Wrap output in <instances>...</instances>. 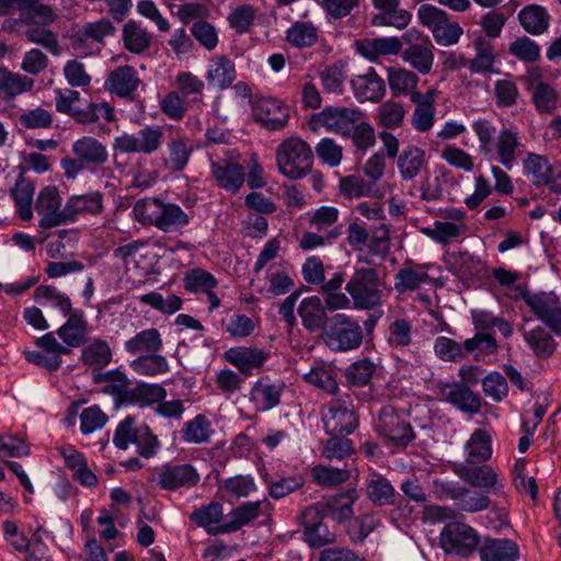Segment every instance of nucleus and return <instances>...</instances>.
I'll return each instance as SVG.
<instances>
[{
	"instance_id": "8fccbe9b",
	"label": "nucleus",
	"mask_w": 561,
	"mask_h": 561,
	"mask_svg": "<svg viewBox=\"0 0 561 561\" xmlns=\"http://www.w3.org/2000/svg\"><path fill=\"white\" fill-rule=\"evenodd\" d=\"M131 369L144 376H157L169 371V364L164 356L157 353L141 355L130 363Z\"/></svg>"
},
{
	"instance_id": "58836bf2",
	"label": "nucleus",
	"mask_w": 561,
	"mask_h": 561,
	"mask_svg": "<svg viewBox=\"0 0 561 561\" xmlns=\"http://www.w3.org/2000/svg\"><path fill=\"white\" fill-rule=\"evenodd\" d=\"M419 77L415 72L400 68L391 67L388 69V84L393 96L412 95L416 91Z\"/></svg>"
},
{
	"instance_id": "774afa93",
	"label": "nucleus",
	"mask_w": 561,
	"mask_h": 561,
	"mask_svg": "<svg viewBox=\"0 0 561 561\" xmlns=\"http://www.w3.org/2000/svg\"><path fill=\"white\" fill-rule=\"evenodd\" d=\"M508 51L525 62H534L540 56V47L527 36L516 38L510 45Z\"/></svg>"
},
{
	"instance_id": "680f3d73",
	"label": "nucleus",
	"mask_w": 561,
	"mask_h": 561,
	"mask_svg": "<svg viewBox=\"0 0 561 561\" xmlns=\"http://www.w3.org/2000/svg\"><path fill=\"white\" fill-rule=\"evenodd\" d=\"M524 167L526 172L534 176V183L536 185L549 183L552 170L548 160L543 156L528 153L527 159L524 162Z\"/></svg>"
},
{
	"instance_id": "6e6d98bb",
	"label": "nucleus",
	"mask_w": 561,
	"mask_h": 561,
	"mask_svg": "<svg viewBox=\"0 0 561 561\" xmlns=\"http://www.w3.org/2000/svg\"><path fill=\"white\" fill-rule=\"evenodd\" d=\"M463 222L435 221L433 228H425L423 232L434 241L448 244L453 239L458 238L466 231Z\"/></svg>"
},
{
	"instance_id": "412c9836",
	"label": "nucleus",
	"mask_w": 561,
	"mask_h": 561,
	"mask_svg": "<svg viewBox=\"0 0 561 561\" xmlns=\"http://www.w3.org/2000/svg\"><path fill=\"white\" fill-rule=\"evenodd\" d=\"M297 311L301 319V323L307 331H323L327 327V310L320 297L310 296L302 299Z\"/></svg>"
},
{
	"instance_id": "39448f33",
	"label": "nucleus",
	"mask_w": 561,
	"mask_h": 561,
	"mask_svg": "<svg viewBox=\"0 0 561 561\" xmlns=\"http://www.w3.org/2000/svg\"><path fill=\"white\" fill-rule=\"evenodd\" d=\"M322 339L335 352H346L359 347L363 341L360 325L344 313H336L324 328Z\"/></svg>"
},
{
	"instance_id": "4d7b16f0",
	"label": "nucleus",
	"mask_w": 561,
	"mask_h": 561,
	"mask_svg": "<svg viewBox=\"0 0 561 561\" xmlns=\"http://www.w3.org/2000/svg\"><path fill=\"white\" fill-rule=\"evenodd\" d=\"M323 89L329 93L341 94L346 79L345 65L341 60L325 67L319 73Z\"/></svg>"
},
{
	"instance_id": "a211bd4d",
	"label": "nucleus",
	"mask_w": 561,
	"mask_h": 561,
	"mask_svg": "<svg viewBox=\"0 0 561 561\" xmlns=\"http://www.w3.org/2000/svg\"><path fill=\"white\" fill-rule=\"evenodd\" d=\"M523 147L518 134L510 128L500 130L493 146L496 160L506 169L512 170L517 159V151Z\"/></svg>"
},
{
	"instance_id": "bb28decb",
	"label": "nucleus",
	"mask_w": 561,
	"mask_h": 561,
	"mask_svg": "<svg viewBox=\"0 0 561 561\" xmlns=\"http://www.w3.org/2000/svg\"><path fill=\"white\" fill-rule=\"evenodd\" d=\"M466 459L463 463L481 465L492 456L491 436L481 428L476 430L465 445Z\"/></svg>"
},
{
	"instance_id": "79ce46f5",
	"label": "nucleus",
	"mask_w": 561,
	"mask_h": 561,
	"mask_svg": "<svg viewBox=\"0 0 561 561\" xmlns=\"http://www.w3.org/2000/svg\"><path fill=\"white\" fill-rule=\"evenodd\" d=\"M35 187L33 183L20 175L11 188V196L18 207L19 216L22 220L27 221L32 218V203Z\"/></svg>"
},
{
	"instance_id": "2f4dec72",
	"label": "nucleus",
	"mask_w": 561,
	"mask_h": 561,
	"mask_svg": "<svg viewBox=\"0 0 561 561\" xmlns=\"http://www.w3.org/2000/svg\"><path fill=\"white\" fill-rule=\"evenodd\" d=\"M33 85V79L0 66V96L2 99H13L16 95L31 91Z\"/></svg>"
},
{
	"instance_id": "f03ea898",
	"label": "nucleus",
	"mask_w": 561,
	"mask_h": 561,
	"mask_svg": "<svg viewBox=\"0 0 561 561\" xmlns=\"http://www.w3.org/2000/svg\"><path fill=\"white\" fill-rule=\"evenodd\" d=\"M140 222L154 225L164 232L176 231L188 224V216L175 204H163L159 199H148L135 207Z\"/></svg>"
},
{
	"instance_id": "aec40b11",
	"label": "nucleus",
	"mask_w": 561,
	"mask_h": 561,
	"mask_svg": "<svg viewBox=\"0 0 561 561\" xmlns=\"http://www.w3.org/2000/svg\"><path fill=\"white\" fill-rule=\"evenodd\" d=\"M211 174L221 188L231 193H237L245 179L244 168L228 160L213 162Z\"/></svg>"
},
{
	"instance_id": "49530a36",
	"label": "nucleus",
	"mask_w": 561,
	"mask_h": 561,
	"mask_svg": "<svg viewBox=\"0 0 561 561\" xmlns=\"http://www.w3.org/2000/svg\"><path fill=\"white\" fill-rule=\"evenodd\" d=\"M518 19L525 31L530 34H541L549 25V15L547 11L539 5H528L524 8Z\"/></svg>"
},
{
	"instance_id": "ea45409f",
	"label": "nucleus",
	"mask_w": 561,
	"mask_h": 561,
	"mask_svg": "<svg viewBox=\"0 0 561 561\" xmlns=\"http://www.w3.org/2000/svg\"><path fill=\"white\" fill-rule=\"evenodd\" d=\"M161 347V335L154 328L144 330L125 342V350L130 354L157 353Z\"/></svg>"
},
{
	"instance_id": "a18cd8bd",
	"label": "nucleus",
	"mask_w": 561,
	"mask_h": 561,
	"mask_svg": "<svg viewBox=\"0 0 561 561\" xmlns=\"http://www.w3.org/2000/svg\"><path fill=\"white\" fill-rule=\"evenodd\" d=\"M95 380L108 382L105 392L115 397L116 404H128L130 389L125 374L118 370L107 371L99 375Z\"/></svg>"
},
{
	"instance_id": "09e8293b",
	"label": "nucleus",
	"mask_w": 561,
	"mask_h": 561,
	"mask_svg": "<svg viewBox=\"0 0 561 561\" xmlns=\"http://www.w3.org/2000/svg\"><path fill=\"white\" fill-rule=\"evenodd\" d=\"M318 27L309 21H297L287 30V41L296 47H310L318 41Z\"/></svg>"
},
{
	"instance_id": "a19ab883",
	"label": "nucleus",
	"mask_w": 561,
	"mask_h": 561,
	"mask_svg": "<svg viewBox=\"0 0 561 561\" xmlns=\"http://www.w3.org/2000/svg\"><path fill=\"white\" fill-rule=\"evenodd\" d=\"M234 64L226 56H219L213 59L206 75L209 84L226 89L236 79Z\"/></svg>"
},
{
	"instance_id": "b1692460",
	"label": "nucleus",
	"mask_w": 561,
	"mask_h": 561,
	"mask_svg": "<svg viewBox=\"0 0 561 561\" xmlns=\"http://www.w3.org/2000/svg\"><path fill=\"white\" fill-rule=\"evenodd\" d=\"M267 357V352L251 347H234L226 353L227 360L244 375H251L253 369L261 368Z\"/></svg>"
},
{
	"instance_id": "f257e3e1",
	"label": "nucleus",
	"mask_w": 561,
	"mask_h": 561,
	"mask_svg": "<svg viewBox=\"0 0 561 561\" xmlns=\"http://www.w3.org/2000/svg\"><path fill=\"white\" fill-rule=\"evenodd\" d=\"M313 152L309 144L299 137L283 140L276 149L278 171L290 180H299L311 172Z\"/></svg>"
},
{
	"instance_id": "473e14b6",
	"label": "nucleus",
	"mask_w": 561,
	"mask_h": 561,
	"mask_svg": "<svg viewBox=\"0 0 561 561\" xmlns=\"http://www.w3.org/2000/svg\"><path fill=\"white\" fill-rule=\"evenodd\" d=\"M139 84V79L129 66H122L112 71L106 80V88L119 96H128L134 93Z\"/></svg>"
},
{
	"instance_id": "e2e57ef3",
	"label": "nucleus",
	"mask_w": 561,
	"mask_h": 561,
	"mask_svg": "<svg viewBox=\"0 0 561 561\" xmlns=\"http://www.w3.org/2000/svg\"><path fill=\"white\" fill-rule=\"evenodd\" d=\"M280 388L275 385H267L261 380L256 381L251 390V400L261 403V409L266 411L279 403Z\"/></svg>"
},
{
	"instance_id": "603ef678",
	"label": "nucleus",
	"mask_w": 561,
	"mask_h": 561,
	"mask_svg": "<svg viewBox=\"0 0 561 561\" xmlns=\"http://www.w3.org/2000/svg\"><path fill=\"white\" fill-rule=\"evenodd\" d=\"M531 99L539 113L552 114L557 110L559 94L549 83L538 82L533 87Z\"/></svg>"
},
{
	"instance_id": "c03bdc74",
	"label": "nucleus",
	"mask_w": 561,
	"mask_h": 561,
	"mask_svg": "<svg viewBox=\"0 0 561 561\" xmlns=\"http://www.w3.org/2000/svg\"><path fill=\"white\" fill-rule=\"evenodd\" d=\"M192 149L185 138L175 135L168 142V157L164 164L172 171H182L188 162Z\"/></svg>"
},
{
	"instance_id": "e433bc0d",
	"label": "nucleus",
	"mask_w": 561,
	"mask_h": 561,
	"mask_svg": "<svg viewBox=\"0 0 561 561\" xmlns=\"http://www.w3.org/2000/svg\"><path fill=\"white\" fill-rule=\"evenodd\" d=\"M402 59L421 75L431 72L434 64V53L432 43L424 45H413L401 50Z\"/></svg>"
},
{
	"instance_id": "ddd939ff",
	"label": "nucleus",
	"mask_w": 561,
	"mask_h": 561,
	"mask_svg": "<svg viewBox=\"0 0 561 561\" xmlns=\"http://www.w3.org/2000/svg\"><path fill=\"white\" fill-rule=\"evenodd\" d=\"M438 394L465 413L473 415L481 410V398L463 382L439 383Z\"/></svg>"
},
{
	"instance_id": "9d476101",
	"label": "nucleus",
	"mask_w": 561,
	"mask_h": 561,
	"mask_svg": "<svg viewBox=\"0 0 561 561\" xmlns=\"http://www.w3.org/2000/svg\"><path fill=\"white\" fill-rule=\"evenodd\" d=\"M377 431L390 444L396 446L407 447L415 438L410 422L391 408H383L380 411Z\"/></svg>"
},
{
	"instance_id": "a878e982",
	"label": "nucleus",
	"mask_w": 561,
	"mask_h": 561,
	"mask_svg": "<svg viewBox=\"0 0 561 561\" xmlns=\"http://www.w3.org/2000/svg\"><path fill=\"white\" fill-rule=\"evenodd\" d=\"M398 170L403 181H412L426 169L425 151L416 146H408L398 157Z\"/></svg>"
},
{
	"instance_id": "338daca9",
	"label": "nucleus",
	"mask_w": 561,
	"mask_h": 561,
	"mask_svg": "<svg viewBox=\"0 0 561 561\" xmlns=\"http://www.w3.org/2000/svg\"><path fill=\"white\" fill-rule=\"evenodd\" d=\"M482 389L484 394L495 402H501L508 393L507 381L497 371L490 373L483 378Z\"/></svg>"
},
{
	"instance_id": "cd10ccee",
	"label": "nucleus",
	"mask_w": 561,
	"mask_h": 561,
	"mask_svg": "<svg viewBox=\"0 0 561 561\" xmlns=\"http://www.w3.org/2000/svg\"><path fill=\"white\" fill-rule=\"evenodd\" d=\"M122 39L125 49L140 55L148 50L152 43V35L135 20H128L122 28Z\"/></svg>"
},
{
	"instance_id": "de8ad7c7",
	"label": "nucleus",
	"mask_w": 561,
	"mask_h": 561,
	"mask_svg": "<svg viewBox=\"0 0 561 561\" xmlns=\"http://www.w3.org/2000/svg\"><path fill=\"white\" fill-rule=\"evenodd\" d=\"M167 390L156 383H139L129 392L128 404H139L140 407L151 405L164 400Z\"/></svg>"
},
{
	"instance_id": "052dcab7",
	"label": "nucleus",
	"mask_w": 561,
	"mask_h": 561,
	"mask_svg": "<svg viewBox=\"0 0 561 561\" xmlns=\"http://www.w3.org/2000/svg\"><path fill=\"white\" fill-rule=\"evenodd\" d=\"M83 363L94 369L106 366L112 359V352L107 343L95 341L82 350Z\"/></svg>"
},
{
	"instance_id": "4468645a",
	"label": "nucleus",
	"mask_w": 561,
	"mask_h": 561,
	"mask_svg": "<svg viewBox=\"0 0 561 561\" xmlns=\"http://www.w3.org/2000/svg\"><path fill=\"white\" fill-rule=\"evenodd\" d=\"M253 118L268 130H279L287 125L289 112L279 100L266 98L254 105Z\"/></svg>"
},
{
	"instance_id": "4c0bfd02",
	"label": "nucleus",
	"mask_w": 561,
	"mask_h": 561,
	"mask_svg": "<svg viewBox=\"0 0 561 561\" xmlns=\"http://www.w3.org/2000/svg\"><path fill=\"white\" fill-rule=\"evenodd\" d=\"M357 499L358 494L355 489L330 497L325 503L328 515L337 523L350 519L354 514L353 504Z\"/></svg>"
},
{
	"instance_id": "5fc2aeb1",
	"label": "nucleus",
	"mask_w": 561,
	"mask_h": 561,
	"mask_svg": "<svg viewBox=\"0 0 561 561\" xmlns=\"http://www.w3.org/2000/svg\"><path fill=\"white\" fill-rule=\"evenodd\" d=\"M25 37L28 42L42 46L54 56L61 54L58 36L46 26L35 25L25 31Z\"/></svg>"
},
{
	"instance_id": "864d4df0",
	"label": "nucleus",
	"mask_w": 561,
	"mask_h": 561,
	"mask_svg": "<svg viewBox=\"0 0 561 561\" xmlns=\"http://www.w3.org/2000/svg\"><path fill=\"white\" fill-rule=\"evenodd\" d=\"M211 433L210 422L199 414L184 424L182 438L188 444H203L209 440Z\"/></svg>"
},
{
	"instance_id": "c9c22d12",
	"label": "nucleus",
	"mask_w": 561,
	"mask_h": 561,
	"mask_svg": "<svg viewBox=\"0 0 561 561\" xmlns=\"http://www.w3.org/2000/svg\"><path fill=\"white\" fill-rule=\"evenodd\" d=\"M480 556L482 561H515L519 556V549L510 539H493L486 541Z\"/></svg>"
},
{
	"instance_id": "393cba45",
	"label": "nucleus",
	"mask_w": 561,
	"mask_h": 561,
	"mask_svg": "<svg viewBox=\"0 0 561 561\" xmlns=\"http://www.w3.org/2000/svg\"><path fill=\"white\" fill-rule=\"evenodd\" d=\"M358 53L365 58L375 61L380 56L397 55L402 50L399 37L367 38L357 43Z\"/></svg>"
},
{
	"instance_id": "423d86ee",
	"label": "nucleus",
	"mask_w": 561,
	"mask_h": 561,
	"mask_svg": "<svg viewBox=\"0 0 561 561\" xmlns=\"http://www.w3.org/2000/svg\"><path fill=\"white\" fill-rule=\"evenodd\" d=\"M363 115V112L354 106H327L311 116L310 126L312 130L323 127L343 137H350Z\"/></svg>"
},
{
	"instance_id": "69168bd1",
	"label": "nucleus",
	"mask_w": 561,
	"mask_h": 561,
	"mask_svg": "<svg viewBox=\"0 0 561 561\" xmlns=\"http://www.w3.org/2000/svg\"><path fill=\"white\" fill-rule=\"evenodd\" d=\"M305 380L323 391L333 394L337 391V382L334 374L324 367H313L304 375Z\"/></svg>"
},
{
	"instance_id": "9b49d317",
	"label": "nucleus",
	"mask_w": 561,
	"mask_h": 561,
	"mask_svg": "<svg viewBox=\"0 0 561 561\" xmlns=\"http://www.w3.org/2000/svg\"><path fill=\"white\" fill-rule=\"evenodd\" d=\"M454 472L466 483L484 492H502L503 485L495 470L488 465L455 463Z\"/></svg>"
},
{
	"instance_id": "0eeeda50",
	"label": "nucleus",
	"mask_w": 561,
	"mask_h": 561,
	"mask_svg": "<svg viewBox=\"0 0 561 561\" xmlns=\"http://www.w3.org/2000/svg\"><path fill=\"white\" fill-rule=\"evenodd\" d=\"M520 297L534 316L561 335V301L553 291H520Z\"/></svg>"
},
{
	"instance_id": "7c9ffc66",
	"label": "nucleus",
	"mask_w": 561,
	"mask_h": 561,
	"mask_svg": "<svg viewBox=\"0 0 561 561\" xmlns=\"http://www.w3.org/2000/svg\"><path fill=\"white\" fill-rule=\"evenodd\" d=\"M529 320L525 319L524 324L520 325L519 331L523 332L524 339L534 353L540 357H549L556 348L554 341L551 334L540 325L533 329H527Z\"/></svg>"
},
{
	"instance_id": "6ab92c4d",
	"label": "nucleus",
	"mask_w": 561,
	"mask_h": 561,
	"mask_svg": "<svg viewBox=\"0 0 561 561\" xmlns=\"http://www.w3.org/2000/svg\"><path fill=\"white\" fill-rule=\"evenodd\" d=\"M427 265L415 264L407 261L404 266L394 276V289L399 294H407L419 289L431 280Z\"/></svg>"
},
{
	"instance_id": "72a5a7b5",
	"label": "nucleus",
	"mask_w": 561,
	"mask_h": 561,
	"mask_svg": "<svg viewBox=\"0 0 561 561\" xmlns=\"http://www.w3.org/2000/svg\"><path fill=\"white\" fill-rule=\"evenodd\" d=\"M88 324L81 311L69 314L67 322L57 333L68 347H78L85 342Z\"/></svg>"
},
{
	"instance_id": "dca6fc26",
	"label": "nucleus",
	"mask_w": 561,
	"mask_h": 561,
	"mask_svg": "<svg viewBox=\"0 0 561 561\" xmlns=\"http://www.w3.org/2000/svg\"><path fill=\"white\" fill-rule=\"evenodd\" d=\"M351 87L355 98L360 102H379L385 93V81L377 75L374 68L366 73L356 75L351 79Z\"/></svg>"
},
{
	"instance_id": "7ed1b4c3",
	"label": "nucleus",
	"mask_w": 561,
	"mask_h": 561,
	"mask_svg": "<svg viewBox=\"0 0 561 561\" xmlns=\"http://www.w3.org/2000/svg\"><path fill=\"white\" fill-rule=\"evenodd\" d=\"M381 279L375 268H356L345 289L356 309L371 310L381 305Z\"/></svg>"
},
{
	"instance_id": "20e7f679",
	"label": "nucleus",
	"mask_w": 561,
	"mask_h": 561,
	"mask_svg": "<svg viewBox=\"0 0 561 561\" xmlns=\"http://www.w3.org/2000/svg\"><path fill=\"white\" fill-rule=\"evenodd\" d=\"M114 445L119 449H127L130 444L137 448V453L144 458L153 457L159 447L158 437L146 424L135 427V417L127 416L116 427Z\"/></svg>"
},
{
	"instance_id": "f704fd0d",
	"label": "nucleus",
	"mask_w": 561,
	"mask_h": 561,
	"mask_svg": "<svg viewBox=\"0 0 561 561\" xmlns=\"http://www.w3.org/2000/svg\"><path fill=\"white\" fill-rule=\"evenodd\" d=\"M366 494L374 505L383 506L393 503L396 490L388 479L373 473L366 480Z\"/></svg>"
},
{
	"instance_id": "5701e85b",
	"label": "nucleus",
	"mask_w": 561,
	"mask_h": 561,
	"mask_svg": "<svg viewBox=\"0 0 561 561\" xmlns=\"http://www.w3.org/2000/svg\"><path fill=\"white\" fill-rule=\"evenodd\" d=\"M72 154L87 167H99L108 159L106 147L96 138L84 136L72 144Z\"/></svg>"
},
{
	"instance_id": "2eb2a0df",
	"label": "nucleus",
	"mask_w": 561,
	"mask_h": 561,
	"mask_svg": "<svg viewBox=\"0 0 561 561\" xmlns=\"http://www.w3.org/2000/svg\"><path fill=\"white\" fill-rule=\"evenodd\" d=\"M442 493L453 500L461 512L476 513L489 508L491 500L488 495L469 490L459 484L446 483L442 485Z\"/></svg>"
},
{
	"instance_id": "0e129e2a",
	"label": "nucleus",
	"mask_w": 561,
	"mask_h": 561,
	"mask_svg": "<svg viewBox=\"0 0 561 561\" xmlns=\"http://www.w3.org/2000/svg\"><path fill=\"white\" fill-rule=\"evenodd\" d=\"M313 479L323 486H336L346 482L351 474L347 469L330 468L318 465L312 468Z\"/></svg>"
},
{
	"instance_id": "f8f14e48",
	"label": "nucleus",
	"mask_w": 561,
	"mask_h": 561,
	"mask_svg": "<svg viewBox=\"0 0 561 561\" xmlns=\"http://www.w3.org/2000/svg\"><path fill=\"white\" fill-rule=\"evenodd\" d=\"M61 199L55 186L43 188L35 202V210L42 216L39 227L54 228L66 222L65 207L60 209Z\"/></svg>"
},
{
	"instance_id": "c756f323",
	"label": "nucleus",
	"mask_w": 561,
	"mask_h": 561,
	"mask_svg": "<svg viewBox=\"0 0 561 561\" xmlns=\"http://www.w3.org/2000/svg\"><path fill=\"white\" fill-rule=\"evenodd\" d=\"M224 517V507L219 502H210L207 505H203L199 508L192 512L190 518L198 527H203L209 535L225 534L226 531H219L222 525H219Z\"/></svg>"
},
{
	"instance_id": "1a4fd4ad",
	"label": "nucleus",
	"mask_w": 561,
	"mask_h": 561,
	"mask_svg": "<svg viewBox=\"0 0 561 561\" xmlns=\"http://www.w3.org/2000/svg\"><path fill=\"white\" fill-rule=\"evenodd\" d=\"M163 139V130L160 127L147 126L137 134L124 133L114 139L115 150L130 153L139 152L150 154L157 151Z\"/></svg>"
},
{
	"instance_id": "f3484780",
	"label": "nucleus",
	"mask_w": 561,
	"mask_h": 561,
	"mask_svg": "<svg viewBox=\"0 0 561 561\" xmlns=\"http://www.w3.org/2000/svg\"><path fill=\"white\" fill-rule=\"evenodd\" d=\"M199 481L197 471L191 465L167 466L158 474L161 489L174 491L180 488L195 486Z\"/></svg>"
},
{
	"instance_id": "13d9d810",
	"label": "nucleus",
	"mask_w": 561,
	"mask_h": 561,
	"mask_svg": "<svg viewBox=\"0 0 561 561\" xmlns=\"http://www.w3.org/2000/svg\"><path fill=\"white\" fill-rule=\"evenodd\" d=\"M405 111L401 103L393 100L382 103L377 111V118L386 128H400L404 122Z\"/></svg>"
},
{
	"instance_id": "bf43d9fd",
	"label": "nucleus",
	"mask_w": 561,
	"mask_h": 561,
	"mask_svg": "<svg viewBox=\"0 0 561 561\" xmlns=\"http://www.w3.org/2000/svg\"><path fill=\"white\" fill-rule=\"evenodd\" d=\"M476 57L470 60L469 69L473 72L493 71L494 51L492 45L484 38L474 42Z\"/></svg>"
},
{
	"instance_id": "6e6552de",
	"label": "nucleus",
	"mask_w": 561,
	"mask_h": 561,
	"mask_svg": "<svg viewBox=\"0 0 561 561\" xmlns=\"http://www.w3.org/2000/svg\"><path fill=\"white\" fill-rule=\"evenodd\" d=\"M477 531L467 524L448 523L440 534V546L447 553L470 556L479 545Z\"/></svg>"
},
{
	"instance_id": "c85d7f7f",
	"label": "nucleus",
	"mask_w": 561,
	"mask_h": 561,
	"mask_svg": "<svg viewBox=\"0 0 561 561\" xmlns=\"http://www.w3.org/2000/svg\"><path fill=\"white\" fill-rule=\"evenodd\" d=\"M103 211V197L100 192L76 195L65 205L66 222L73 220L79 214H100Z\"/></svg>"
},
{
	"instance_id": "3c124183",
	"label": "nucleus",
	"mask_w": 561,
	"mask_h": 561,
	"mask_svg": "<svg viewBox=\"0 0 561 561\" xmlns=\"http://www.w3.org/2000/svg\"><path fill=\"white\" fill-rule=\"evenodd\" d=\"M262 502H248L231 511V520L222 525L219 531L232 533L255 519L260 514Z\"/></svg>"
},
{
	"instance_id": "37998d69",
	"label": "nucleus",
	"mask_w": 561,
	"mask_h": 561,
	"mask_svg": "<svg viewBox=\"0 0 561 561\" xmlns=\"http://www.w3.org/2000/svg\"><path fill=\"white\" fill-rule=\"evenodd\" d=\"M20 21L25 25L48 26L56 22L58 15L55 9L48 4H43L39 0H30Z\"/></svg>"
},
{
	"instance_id": "4be33fe9",
	"label": "nucleus",
	"mask_w": 561,
	"mask_h": 561,
	"mask_svg": "<svg viewBox=\"0 0 561 561\" xmlns=\"http://www.w3.org/2000/svg\"><path fill=\"white\" fill-rule=\"evenodd\" d=\"M324 427L332 436L351 434L357 426V417L353 410L346 407L331 405L323 415Z\"/></svg>"
}]
</instances>
